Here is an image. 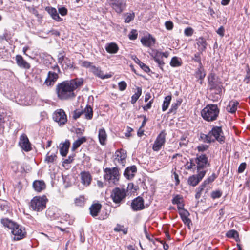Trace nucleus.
I'll return each mask as SVG.
<instances>
[{"instance_id": "40", "label": "nucleus", "mask_w": 250, "mask_h": 250, "mask_svg": "<svg viewBox=\"0 0 250 250\" xmlns=\"http://www.w3.org/2000/svg\"><path fill=\"white\" fill-rule=\"evenodd\" d=\"M226 236L230 238H234L236 241L239 239V234L238 232L234 229L228 231L226 233Z\"/></svg>"}, {"instance_id": "8", "label": "nucleus", "mask_w": 250, "mask_h": 250, "mask_svg": "<svg viewBox=\"0 0 250 250\" xmlns=\"http://www.w3.org/2000/svg\"><path fill=\"white\" fill-rule=\"evenodd\" d=\"M109 6L118 14H121L126 8L125 0H108Z\"/></svg>"}, {"instance_id": "49", "label": "nucleus", "mask_w": 250, "mask_h": 250, "mask_svg": "<svg viewBox=\"0 0 250 250\" xmlns=\"http://www.w3.org/2000/svg\"><path fill=\"white\" fill-rule=\"evenodd\" d=\"M114 230L116 232L122 231L125 234H127L128 231L127 228H124V226L121 225L120 224H117L116 227L114 228Z\"/></svg>"}, {"instance_id": "41", "label": "nucleus", "mask_w": 250, "mask_h": 250, "mask_svg": "<svg viewBox=\"0 0 250 250\" xmlns=\"http://www.w3.org/2000/svg\"><path fill=\"white\" fill-rule=\"evenodd\" d=\"M62 67L64 69H68L69 68H72L73 66V62L71 61V60L68 58H65L64 62L62 63Z\"/></svg>"}, {"instance_id": "64", "label": "nucleus", "mask_w": 250, "mask_h": 250, "mask_svg": "<svg viewBox=\"0 0 250 250\" xmlns=\"http://www.w3.org/2000/svg\"><path fill=\"white\" fill-rule=\"evenodd\" d=\"M4 38H5V40L8 41L11 39V34L10 32L5 30L3 34Z\"/></svg>"}, {"instance_id": "61", "label": "nucleus", "mask_w": 250, "mask_h": 250, "mask_svg": "<svg viewBox=\"0 0 250 250\" xmlns=\"http://www.w3.org/2000/svg\"><path fill=\"white\" fill-rule=\"evenodd\" d=\"M166 28L168 30H171L173 29L174 25L172 21H167L165 23Z\"/></svg>"}, {"instance_id": "33", "label": "nucleus", "mask_w": 250, "mask_h": 250, "mask_svg": "<svg viewBox=\"0 0 250 250\" xmlns=\"http://www.w3.org/2000/svg\"><path fill=\"white\" fill-rule=\"evenodd\" d=\"M83 114H84L85 119L91 120L93 117L92 108L90 105H87L83 110Z\"/></svg>"}, {"instance_id": "30", "label": "nucleus", "mask_w": 250, "mask_h": 250, "mask_svg": "<svg viewBox=\"0 0 250 250\" xmlns=\"http://www.w3.org/2000/svg\"><path fill=\"white\" fill-rule=\"evenodd\" d=\"M105 49L110 54H116L119 49L118 45L115 42L107 43L105 46Z\"/></svg>"}, {"instance_id": "3", "label": "nucleus", "mask_w": 250, "mask_h": 250, "mask_svg": "<svg viewBox=\"0 0 250 250\" xmlns=\"http://www.w3.org/2000/svg\"><path fill=\"white\" fill-rule=\"evenodd\" d=\"M206 138L208 143L217 141L220 143H223L225 142V139L222 128L219 126L213 127L208 134L206 136Z\"/></svg>"}, {"instance_id": "48", "label": "nucleus", "mask_w": 250, "mask_h": 250, "mask_svg": "<svg viewBox=\"0 0 250 250\" xmlns=\"http://www.w3.org/2000/svg\"><path fill=\"white\" fill-rule=\"evenodd\" d=\"M162 57L159 56H157V54L155 53V56L154 57V61L157 62L160 68L163 70V66L165 64L164 61L162 60Z\"/></svg>"}, {"instance_id": "42", "label": "nucleus", "mask_w": 250, "mask_h": 250, "mask_svg": "<svg viewBox=\"0 0 250 250\" xmlns=\"http://www.w3.org/2000/svg\"><path fill=\"white\" fill-rule=\"evenodd\" d=\"M171 100V96L170 95L167 96L165 98V100L162 105V110L163 111H165L168 108Z\"/></svg>"}, {"instance_id": "39", "label": "nucleus", "mask_w": 250, "mask_h": 250, "mask_svg": "<svg viewBox=\"0 0 250 250\" xmlns=\"http://www.w3.org/2000/svg\"><path fill=\"white\" fill-rule=\"evenodd\" d=\"M182 64L181 59L177 57H173L170 62V64L172 67H179L181 66Z\"/></svg>"}, {"instance_id": "20", "label": "nucleus", "mask_w": 250, "mask_h": 250, "mask_svg": "<svg viewBox=\"0 0 250 250\" xmlns=\"http://www.w3.org/2000/svg\"><path fill=\"white\" fill-rule=\"evenodd\" d=\"M179 215L184 223L190 227V224L191 223V220L188 218L190 214L189 212L184 208L178 211Z\"/></svg>"}, {"instance_id": "5", "label": "nucleus", "mask_w": 250, "mask_h": 250, "mask_svg": "<svg viewBox=\"0 0 250 250\" xmlns=\"http://www.w3.org/2000/svg\"><path fill=\"white\" fill-rule=\"evenodd\" d=\"M104 178L109 183L116 185L119 180V171L117 167L105 168L104 169Z\"/></svg>"}, {"instance_id": "38", "label": "nucleus", "mask_w": 250, "mask_h": 250, "mask_svg": "<svg viewBox=\"0 0 250 250\" xmlns=\"http://www.w3.org/2000/svg\"><path fill=\"white\" fill-rule=\"evenodd\" d=\"M136 90L137 91L131 97V102L132 104H134L136 102L142 94V88L141 87H137Z\"/></svg>"}, {"instance_id": "55", "label": "nucleus", "mask_w": 250, "mask_h": 250, "mask_svg": "<svg viewBox=\"0 0 250 250\" xmlns=\"http://www.w3.org/2000/svg\"><path fill=\"white\" fill-rule=\"evenodd\" d=\"M222 196V192L219 190H216L212 192L211 197L213 199L220 198Z\"/></svg>"}, {"instance_id": "56", "label": "nucleus", "mask_w": 250, "mask_h": 250, "mask_svg": "<svg viewBox=\"0 0 250 250\" xmlns=\"http://www.w3.org/2000/svg\"><path fill=\"white\" fill-rule=\"evenodd\" d=\"M118 86L120 91H124L127 87V83L125 81H122L118 83Z\"/></svg>"}, {"instance_id": "37", "label": "nucleus", "mask_w": 250, "mask_h": 250, "mask_svg": "<svg viewBox=\"0 0 250 250\" xmlns=\"http://www.w3.org/2000/svg\"><path fill=\"white\" fill-rule=\"evenodd\" d=\"M0 208L5 212H9L10 210L9 203L7 201L0 199Z\"/></svg>"}, {"instance_id": "50", "label": "nucleus", "mask_w": 250, "mask_h": 250, "mask_svg": "<svg viewBox=\"0 0 250 250\" xmlns=\"http://www.w3.org/2000/svg\"><path fill=\"white\" fill-rule=\"evenodd\" d=\"M181 101H177L176 103H173L171 105L169 112H175L177 109H178V107L181 105Z\"/></svg>"}, {"instance_id": "1", "label": "nucleus", "mask_w": 250, "mask_h": 250, "mask_svg": "<svg viewBox=\"0 0 250 250\" xmlns=\"http://www.w3.org/2000/svg\"><path fill=\"white\" fill-rule=\"evenodd\" d=\"M83 83V79L75 78L58 83L56 89L58 98L61 100L74 98L76 96L74 91L81 86Z\"/></svg>"}, {"instance_id": "27", "label": "nucleus", "mask_w": 250, "mask_h": 250, "mask_svg": "<svg viewBox=\"0 0 250 250\" xmlns=\"http://www.w3.org/2000/svg\"><path fill=\"white\" fill-rule=\"evenodd\" d=\"M206 72L202 65H199V67L195 72V77L199 80L200 84H202L203 81L206 76Z\"/></svg>"}, {"instance_id": "34", "label": "nucleus", "mask_w": 250, "mask_h": 250, "mask_svg": "<svg viewBox=\"0 0 250 250\" xmlns=\"http://www.w3.org/2000/svg\"><path fill=\"white\" fill-rule=\"evenodd\" d=\"M1 223L4 226L9 228L10 229H12L17 224L8 218L1 219Z\"/></svg>"}, {"instance_id": "12", "label": "nucleus", "mask_w": 250, "mask_h": 250, "mask_svg": "<svg viewBox=\"0 0 250 250\" xmlns=\"http://www.w3.org/2000/svg\"><path fill=\"white\" fill-rule=\"evenodd\" d=\"M11 232L14 236V239L15 240H19L24 238L25 237L26 232L25 229L18 224L11 229Z\"/></svg>"}, {"instance_id": "29", "label": "nucleus", "mask_w": 250, "mask_h": 250, "mask_svg": "<svg viewBox=\"0 0 250 250\" xmlns=\"http://www.w3.org/2000/svg\"><path fill=\"white\" fill-rule=\"evenodd\" d=\"M98 138L99 142L101 145H104L107 141V135L105 130L104 128H101L98 131Z\"/></svg>"}, {"instance_id": "19", "label": "nucleus", "mask_w": 250, "mask_h": 250, "mask_svg": "<svg viewBox=\"0 0 250 250\" xmlns=\"http://www.w3.org/2000/svg\"><path fill=\"white\" fill-rule=\"evenodd\" d=\"M16 63L19 67L25 69H29L31 68V65L22 56L20 55H17L15 57Z\"/></svg>"}, {"instance_id": "18", "label": "nucleus", "mask_w": 250, "mask_h": 250, "mask_svg": "<svg viewBox=\"0 0 250 250\" xmlns=\"http://www.w3.org/2000/svg\"><path fill=\"white\" fill-rule=\"evenodd\" d=\"M90 71L92 72L95 76L102 79L110 78L112 76V75L111 74L104 75L103 72L101 70L100 67H96L94 65H93L91 67Z\"/></svg>"}, {"instance_id": "26", "label": "nucleus", "mask_w": 250, "mask_h": 250, "mask_svg": "<svg viewBox=\"0 0 250 250\" xmlns=\"http://www.w3.org/2000/svg\"><path fill=\"white\" fill-rule=\"evenodd\" d=\"M70 145V142L68 140H66L64 142L60 144V152L62 156L65 157L67 155Z\"/></svg>"}, {"instance_id": "6", "label": "nucleus", "mask_w": 250, "mask_h": 250, "mask_svg": "<svg viewBox=\"0 0 250 250\" xmlns=\"http://www.w3.org/2000/svg\"><path fill=\"white\" fill-rule=\"evenodd\" d=\"M53 71H49L44 84L47 86L53 85L59 78L58 74L60 73V69L57 64L51 67Z\"/></svg>"}, {"instance_id": "4", "label": "nucleus", "mask_w": 250, "mask_h": 250, "mask_svg": "<svg viewBox=\"0 0 250 250\" xmlns=\"http://www.w3.org/2000/svg\"><path fill=\"white\" fill-rule=\"evenodd\" d=\"M48 199L45 196H35L31 200L30 208L34 211L40 212L45 209Z\"/></svg>"}, {"instance_id": "7", "label": "nucleus", "mask_w": 250, "mask_h": 250, "mask_svg": "<svg viewBox=\"0 0 250 250\" xmlns=\"http://www.w3.org/2000/svg\"><path fill=\"white\" fill-rule=\"evenodd\" d=\"M126 193L125 189L116 188L112 191L111 198L116 204H120L126 197Z\"/></svg>"}, {"instance_id": "28", "label": "nucleus", "mask_w": 250, "mask_h": 250, "mask_svg": "<svg viewBox=\"0 0 250 250\" xmlns=\"http://www.w3.org/2000/svg\"><path fill=\"white\" fill-rule=\"evenodd\" d=\"M33 188L36 191L41 192L46 188V184L43 180H35L33 183Z\"/></svg>"}, {"instance_id": "16", "label": "nucleus", "mask_w": 250, "mask_h": 250, "mask_svg": "<svg viewBox=\"0 0 250 250\" xmlns=\"http://www.w3.org/2000/svg\"><path fill=\"white\" fill-rule=\"evenodd\" d=\"M79 176L81 183L83 186L87 187L91 184L92 177L89 171H82Z\"/></svg>"}, {"instance_id": "36", "label": "nucleus", "mask_w": 250, "mask_h": 250, "mask_svg": "<svg viewBox=\"0 0 250 250\" xmlns=\"http://www.w3.org/2000/svg\"><path fill=\"white\" fill-rule=\"evenodd\" d=\"M57 151L55 153H50V152H48L45 157V162L47 163H52L54 161H55L57 159Z\"/></svg>"}, {"instance_id": "24", "label": "nucleus", "mask_w": 250, "mask_h": 250, "mask_svg": "<svg viewBox=\"0 0 250 250\" xmlns=\"http://www.w3.org/2000/svg\"><path fill=\"white\" fill-rule=\"evenodd\" d=\"M102 208V205L99 203H95L92 204L89 208L90 215L95 217L98 216Z\"/></svg>"}, {"instance_id": "10", "label": "nucleus", "mask_w": 250, "mask_h": 250, "mask_svg": "<svg viewBox=\"0 0 250 250\" xmlns=\"http://www.w3.org/2000/svg\"><path fill=\"white\" fill-rule=\"evenodd\" d=\"M166 133L164 130L162 131L158 135L152 146L154 151H158L161 149L166 142Z\"/></svg>"}, {"instance_id": "14", "label": "nucleus", "mask_w": 250, "mask_h": 250, "mask_svg": "<svg viewBox=\"0 0 250 250\" xmlns=\"http://www.w3.org/2000/svg\"><path fill=\"white\" fill-rule=\"evenodd\" d=\"M195 162L197 164V171H202L204 168L209 166L208 157L205 154L197 155Z\"/></svg>"}, {"instance_id": "53", "label": "nucleus", "mask_w": 250, "mask_h": 250, "mask_svg": "<svg viewBox=\"0 0 250 250\" xmlns=\"http://www.w3.org/2000/svg\"><path fill=\"white\" fill-rule=\"evenodd\" d=\"M194 32L193 29L191 27H187L184 30V34L186 36H191Z\"/></svg>"}, {"instance_id": "47", "label": "nucleus", "mask_w": 250, "mask_h": 250, "mask_svg": "<svg viewBox=\"0 0 250 250\" xmlns=\"http://www.w3.org/2000/svg\"><path fill=\"white\" fill-rule=\"evenodd\" d=\"M217 178V176L215 173L212 174L211 175L207 178L202 183L205 185L207 186L211 183H212L215 179Z\"/></svg>"}, {"instance_id": "60", "label": "nucleus", "mask_w": 250, "mask_h": 250, "mask_svg": "<svg viewBox=\"0 0 250 250\" xmlns=\"http://www.w3.org/2000/svg\"><path fill=\"white\" fill-rule=\"evenodd\" d=\"M58 11L62 16L66 15L68 13L67 9L64 7L59 8Z\"/></svg>"}, {"instance_id": "2", "label": "nucleus", "mask_w": 250, "mask_h": 250, "mask_svg": "<svg viewBox=\"0 0 250 250\" xmlns=\"http://www.w3.org/2000/svg\"><path fill=\"white\" fill-rule=\"evenodd\" d=\"M220 109L217 104H208L201 111V115L204 120L210 122L217 120Z\"/></svg>"}, {"instance_id": "52", "label": "nucleus", "mask_w": 250, "mask_h": 250, "mask_svg": "<svg viewBox=\"0 0 250 250\" xmlns=\"http://www.w3.org/2000/svg\"><path fill=\"white\" fill-rule=\"evenodd\" d=\"M65 54L64 52H60L58 55V61L59 63L62 64L65 60Z\"/></svg>"}, {"instance_id": "25", "label": "nucleus", "mask_w": 250, "mask_h": 250, "mask_svg": "<svg viewBox=\"0 0 250 250\" xmlns=\"http://www.w3.org/2000/svg\"><path fill=\"white\" fill-rule=\"evenodd\" d=\"M172 203L177 205L178 211L184 208V201L183 196L180 195L174 196L172 200Z\"/></svg>"}, {"instance_id": "17", "label": "nucleus", "mask_w": 250, "mask_h": 250, "mask_svg": "<svg viewBox=\"0 0 250 250\" xmlns=\"http://www.w3.org/2000/svg\"><path fill=\"white\" fill-rule=\"evenodd\" d=\"M131 208L134 211L143 209L145 208L143 199L140 197L134 199L132 202Z\"/></svg>"}, {"instance_id": "45", "label": "nucleus", "mask_w": 250, "mask_h": 250, "mask_svg": "<svg viewBox=\"0 0 250 250\" xmlns=\"http://www.w3.org/2000/svg\"><path fill=\"white\" fill-rule=\"evenodd\" d=\"M135 18V14L134 12L127 13L124 15L125 22V23H129Z\"/></svg>"}, {"instance_id": "62", "label": "nucleus", "mask_w": 250, "mask_h": 250, "mask_svg": "<svg viewBox=\"0 0 250 250\" xmlns=\"http://www.w3.org/2000/svg\"><path fill=\"white\" fill-rule=\"evenodd\" d=\"M246 167V163H241L240 165V166H239V167H238V172L239 173H241L243 172V171L245 169Z\"/></svg>"}, {"instance_id": "32", "label": "nucleus", "mask_w": 250, "mask_h": 250, "mask_svg": "<svg viewBox=\"0 0 250 250\" xmlns=\"http://www.w3.org/2000/svg\"><path fill=\"white\" fill-rule=\"evenodd\" d=\"M197 44L200 51H205L206 49L207 42L203 37H200L197 40Z\"/></svg>"}, {"instance_id": "35", "label": "nucleus", "mask_w": 250, "mask_h": 250, "mask_svg": "<svg viewBox=\"0 0 250 250\" xmlns=\"http://www.w3.org/2000/svg\"><path fill=\"white\" fill-rule=\"evenodd\" d=\"M86 138L85 137H82L76 140L72 145V150L74 151L77 149L82 144L86 141Z\"/></svg>"}, {"instance_id": "57", "label": "nucleus", "mask_w": 250, "mask_h": 250, "mask_svg": "<svg viewBox=\"0 0 250 250\" xmlns=\"http://www.w3.org/2000/svg\"><path fill=\"white\" fill-rule=\"evenodd\" d=\"M81 65L83 67L89 68L90 69H91V67L93 66L91 65L90 62L87 61H82L81 62Z\"/></svg>"}, {"instance_id": "43", "label": "nucleus", "mask_w": 250, "mask_h": 250, "mask_svg": "<svg viewBox=\"0 0 250 250\" xmlns=\"http://www.w3.org/2000/svg\"><path fill=\"white\" fill-rule=\"evenodd\" d=\"M136 171L137 169L135 166L128 167L125 171L124 175L128 177H129L130 176H133V173L136 172Z\"/></svg>"}, {"instance_id": "46", "label": "nucleus", "mask_w": 250, "mask_h": 250, "mask_svg": "<svg viewBox=\"0 0 250 250\" xmlns=\"http://www.w3.org/2000/svg\"><path fill=\"white\" fill-rule=\"evenodd\" d=\"M85 198L84 195H81L75 199V204L78 206H83L85 202Z\"/></svg>"}, {"instance_id": "22", "label": "nucleus", "mask_w": 250, "mask_h": 250, "mask_svg": "<svg viewBox=\"0 0 250 250\" xmlns=\"http://www.w3.org/2000/svg\"><path fill=\"white\" fill-rule=\"evenodd\" d=\"M115 160L122 165H124L125 163L126 158V153L125 150H118L115 152Z\"/></svg>"}, {"instance_id": "54", "label": "nucleus", "mask_w": 250, "mask_h": 250, "mask_svg": "<svg viewBox=\"0 0 250 250\" xmlns=\"http://www.w3.org/2000/svg\"><path fill=\"white\" fill-rule=\"evenodd\" d=\"M138 64L140 67L146 72H149L150 71V69L148 66H147L146 64L141 62L139 60Z\"/></svg>"}, {"instance_id": "23", "label": "nucleus", "mask_w": 250, "mask_h": 250, "mask_svg": "<svg viewBox=\"0 0 250 250\" xmlns=\"http://www.w3.org/2000/svg\"><path fill=\"white\" fill-rule=\"evenodd\" d=\"M45 10L51 16V18L57 21L60 22L62 21L59 15L56 8L50 6H47L45 8Z\"/></svg>"}, {"instance_id": "31", "label": "nucleus", "mask_w": 250, "mask_h": 250, "mask_svg": "<svg viewBox=\"0 0 250 250\" xmlns=\"http://www.w3.org/2000/svg\"><path fill=\"white\" fill-rule=\"evenodd\" d=\"M239 104V102L236 100L230 101L226 107L227 111L230 113H235Z\"/></svg>"}, {"instance_id": "21", "label": "nucleus", "mask_w": 250, "mask_h": 250, "mask_svg": "<svg viewBox=\"0 0 250 250\" xmlns=\"http://www.w3.org/2000/svg\"><path fill=\"white\" fill-rule=\"evenodd\" d=\"M141 42L145 46L150 47L155 44L156 40L150 34H148L142 38Z\"/></svg>"}, {"instance_id": "51", "label": "nucleus", "mask_w": 250, "mask_h": 250, "mask_svg": "<svg viewBox=\"0 0 250 250\" xmlns=\"http://www.w3.org/2000/svg\"><path fill=\"white\" fill-rule=\"evenodd\" d=\"M138 33L135 29H132L128 34V38L131 40H134L137 38Z\"/></svg>"}, {"instance_id": "44", "label": "nucleus", "mask_w": 250, "mask_h": 250, "mask_svg": "<svg viewBox=\"0 0 250 250\" xmlns=\"http://www.w3.org/2000/svg\"><path fill=\"white\" fill-rule=\"evenodd\" d=\"M206 187V186L202 183V184L196 188L195 194V198L196 199H199L201 197L202 192L204 191Z\"/></svg>"}, {"instance_id": "9", "label": "nucleus", "mask_w": 250, "mask_h": 250, "mask_svg": "<svg viewBox=\"0 0 250 250\" xmlns=\"http://www.w3.org/2000/svg\"><path fill=\"white\" fill-rule=\"evenodd\" d=\"M208 88L210 90H216L220 91L221 90V83L216 79L214 73H209L208 77Z\"/></svg>"}, {"instance_id": "58", "label": "nucleus", "mask_w": 250, "mask_h": 250, "mask_svg": "<svg viewBox=\"0 0 250 250\" xmlns=\"http://www.w3.org/2000/svg\"><path fill=\"white\" fill-rule=\"evenodd\" d=\"M250 81V69L249 67H248V69L247 70L246 75L244 79V82L246 83H249Z\"/></svg>"}, {"instance_id": "15", "label": "nucleus", "mask_w": 250, "mask_h": 250, "mask_svg": "<svg viewBox=\"0 0 250 250\" xmlns=\"http://www.w3.org/2000/svg\"><path fill=\"white\" fill-rule=\"evenodd\" d=\"M19 145L23 150L26 152L32 149L31 144L27 135L25 134H23L20 136Z\"/></svg>"}, {"instance_id": "13", "label": "nucleus", "mask_w": 250, "mask_h": 250, "mask_svg": "<svg viewBox=\"0 0 250 250\" xmlns=\"http://www.w3.org/2000/svg\"><path fill=\"white\" fill-rule=\"evenodd\" d=\"M53 120L60 125H64L67 121V116L62 109L57 110L53 115Z\"/></svg>"}, {"instance_id": "11", "label": "nucleus", "mask_w": 250, "mask_h": 250, "mask_svg": "<svg viewBox=\"0 0 250 250\" xmlns=\"http://www.w3.org/2000/svg\"><path fill=\"white\" fill-rule=\"evenodd\" d=\"M197 175H192L189 176L188 180V183L191 186L195 187L202 180L206 173V170L197 171Z\"/></svg>"}, {"instance_id": "63", "label": "nucleus", "mask_w": 250, "mask_h": 250, "mask_svg": "<svg viewBox=\"0 0 250 250\" xmlns=\"http://www.w3.org/2000/svg\"><path fill=\"white\" fill-rule=\"evenodd\" d=\"M82 114H83V110H76L74 112L73 117L76 119L79 118Z\"/></svg>"}, {"instance_id": "59", "label": "nucleus", "mask_w": 250, "mask_h": 250, "mask_svg": "<svg viewBox=\"0 0 250 250\" xmlns=\"http://www.w3.org/2000/svg\"><path fill=\"white\" fill-rule=\"evenodd\" d=\"M193 60L199 63V65H202L201 60L200 54L199 53H197L194 55V57L193 58Z\"/></svg>"}]
</instances>
